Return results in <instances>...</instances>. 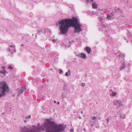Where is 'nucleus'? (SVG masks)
Instances as JSON below:
<instances>
[{
  "mask_svg": "<svg viewBox=\"0 0 132 132\" xmlns=\"http://www.w3.org/2000/svg\"><path fill=\"white\" fill-rule=\"evenodd\" d=\"M85 50L88 54H89L91 52L90 48L88 47H86Z\"/></svg>",
  "mask_w": 132,
  "mask_h": 132,
  "instance_id": "39448f33",
  "label": "nucleus"
},
{
  "mask_svg": "<svg viewBox=\"0 0 132 132\" xmlns=\"http://www.w3.org/2000/svg\"><path fill=\"white\" fill-rule=\"evenodd\" d=\"M2 68H3V69H4L5 68V67L4 66H2Z\"/></svg>",
  "mask_w": 132,
  "mask_h": 132,
  "instance_id": "aec40b11",
  "label": "nucleus"
},
{
  "mask_svg": "<svg viewBox=\"0 0 132 132\" xmlns=\"http://www.w3.org/2000/svg\"><path fill=\"white\" fill-rule=\"evenodd\" d=\"M85 83H82L81 84V86H82V87H84L85 86Z\"/></svg>",
  "mask_w": 132,
  "mask_h": 132,
  "instance_id": "f8f14e48",
  "label": "nucleus"
},
{
  "mask_svg": "<svg viewBox=\"0 0 132 132\" xmlns=\"http://www.w3.org/2000/svg\"><path fill=\"white\" fill-rule=\"evenodd\" d=\"M8 69H10L11 70H12L13 69V68H12V66L11 65H10L8 67Z\"/></svg>",
  "mask_w": 132,
  "mask_h": 132,
  "instance_id": "1a4fd4ad",
  "label": "nucleus"
},
{
  "mask_svg": "<svg viewBox=\"0 0 132 132\" xmlns=\"http://www.w3.org/2000/svg\"><path fill=\"white\" fill-rule=\"evenodd\" d=\"M110 91H111V90H110Z\"/></svg>",
  "mask_w": 132,
  "mask_h": 132,
  "instance_id": "2f4dec72",
  "label": "nucleus"
},
{
  "mask_svg": "<svg viewBox=\"0 0 132 132\" xmlns=\"http://www.w3.org/2000/svg\"><path fill=\"white\" fill-rule=\"evenodd\" d=\"M78 21L75 18L72 19H62L56 23L57 26H59L60 32L63 34L67 32L69 27L72 26L75 28V32L79 33L82 31L81 25L78 23Z\"/></svg>",
  "mask_w": 132,
  "mask_h": 132,
  "instance_id": "f03ea898",
  "label": "nucleus"
},
{
  "mask_svg": "<svg viewBox=\"0 0 132 132\" xmlns=\"http://www.w3.org/2000/svg\"><path fill=\"white\" fill-rule=\"evenodd\" d=\"M124 68V67H122L121 68H120V69L121 70H122Z\"/></svg>",
  "mask_w": 132,
  "mask_h": 132,
  "instance_id": "f3484780",
  "label": "nucleus"
},
{
  "mask_svg": "<svg viewBox=\"0 0 132 132\" xmlns=\"http://www.w3.org/2000/svg\"><path fill=\"white\" fill-rule=\"evenodd\" d=\"M62 71H60V72H62Z\"/></svg>",
  "mask_w": 132,
  "mask_h": 132,
  "instance_id": "cd10ccee",
  "label": "nucleus"
},
{
  "mask_svg": "<svg viewBox=\"0 0 132 132\" xmlns=\"http://www.w3.org/2000/svg\"><path fill=\"white\" fill-rule=\"evenodd\" d=\"M2 85L1 88H0V97L4 96V93L8 90V87L5 83H3Z\"/></svg>",
  "mask_w": 132,
  "mask_h": 132,
  "instance_id": "7ed1b4c3",
  "label": "nucleus"
},
{
  "mask_svg": "<svg viewBox=\"0 0 132 132\" xmlns=\"http://www.w3.org/2000/svg\"><path fill=\"white\" fill-rule=\"evenodd\" d=\"M65 75L66 76H68V73L67 72H66V73H65Z\"/></svg>",
  "mask_w": 132,
  "mask_h": 132,
  "instance_id": "dca6fc26",
  "label": "nucleus"
},
{
  "mask_svg": "<svg viewBox=\"0 0 132 132\" xmlns=\"http://www.w3.org/2000/svg\"><path fill=\"white\" fill-rule=\"evenodd\" d=\"M92 7L93 9H96L98 7L97 4L95 2H93L92 4Z\"/></svg>",
  "mask_w": 132,
  "mask_h": 132,
  "instance_id": "20e7f679",
  "label": "nucleus"
},
{
  "mask_svg": "<svg viewBox=\"0 0 132 132\" xmlns=\"http://www.w3.org/2000/svg\"><path fill=\"white\" fill-rule=\"evenodd\" d=\"M26 89V88L25 86H23L21 89V91L20 92L22 93L23 92H24Z\"/></svg>",
  "mask_w": 132,
  "mask_h": 132,
  "instance_id": "0eeeda50",
  "label": "nucleus"
},
{
  "mask_svg": "<svg viewBox=\"0 0 132 132\" xmlns=\"http://www.w3.org/2000/svg\"><path fill=\"white\" fill-rule=\"evenodd\" d=\"M116 94H117V92H114V91H113L112 92L111 94H112V96H114L116 95Z\"/></svg>",
  "mask_w": 132,
  "mask_h": 132,
  "instance_id": "6e6552de",
  "label": "nucleus"
},
{
  "mask_svg": "<svg viewBox=\"0 0 132 132\" xmlns=\"http://www.w3.org/2000/svg\"><path fill=\"white\" fill-rule=\"evenodd\" d=\"M110 17V16L109 15H107V18L109 19V20H110L109 18Z\"/></svg>",
  "mask_w": 132,
  "mask_h": 132,
  "instance_id": "9b49d317",
  "label": "nucleus"
},
{
  "mask_svg": "<svg viewBox=\"0 0 132 132\" xmlns=\"http://www.w3.org/2000/svg\"><path fill=\"white\" fill-rule=\"evenodd\" d=\"M79 119H81V117H79Z\"/></svg>",
  "mask_w": 132,
  "mask_h": 132,
  "instance_id": "bb28decb",
  "label": "nucleus"
},
{
  "mask_svg": "<svg viewBox=\"0 0 132 132\" xmlns=\"http://www.w3.org/2000/svg\"><path fill=\"white\" fill-rule=\"evenodd\" d=\"M90 1L92 2L93 1V0H90Z\"/></svg>",
  "mask_w": 132,
  "mask_h": 132,
  "instance_id": "4be33fe9",
  "label": "nucleus"
},
{
  "mask_svg": "<svg viewBox=\"0 0 132 132\" xmlns=\"http://www.w3.org/2000/svg\"><path fill=\"white\" fill-rule=\"evenodd\" d=\"M31 117V115H29L28 116H27V117H26V118L27 119H29Z\"/></svg>",
  "mask_w": 132,
  "mask_h": 132,
  "instance_id": "9d476101",
  "label": "nucleus"
},
{
  "mask_svg": "<svg viewBox=\"0 0 132 132\" xmlns=\"http://www.w3.org/2000/svg\"><path fill=\"white\" fill-rule=\"evenodd\" d=\"M62 124L58 125L54 121H51L48 119H46V121L41 128L33 126L29 128L24 127L21 128L20 132H40L42 130H46V132H61L63 130L64 128Z\"/></svg>",
  "mask_w": 132,
  "mask_h": 132,
  "instance_id": "f257e3e1",
  "label": "nucleus"
},
{
  "mask_svg": "<svg viewBox=\"0 0 132 132\" xmlns=\"http://www.w3.org/2000/svg\"><path fill=\"white\" fill-rule=\"evenodd\" d=\"M96 117H93V118H92V120H94L95 119H96Z\"/></svg>",
  "mask_w": 132,
  "mask_h": 132,
  "instance_id": "4468645a",
  "label": "nucleus"
},
{
  "mask_svg": "<svg viewBox=\"0 0 132 132\" xmlns=\"http://www.w3.org/2000/svg\"><path fill=\"white\" fill-rule=\"evenodd\" d=\"M58 103L59 104V102H58Z\"/></svg>",
  "mask_w": 132,
  "mask_h": 132,
  "instance_id": "c85d7f7f",
  "label": "nucleus"
},
{
  "mask_svg": "<svg viewBox=\"0 0 132 132\" xmlns=\"http://www.w3.org/2000/svg\"><path fill=\"white\" fill-rule=\"evenodd\" d=\"M72 129H71V130H70V131H71V132H72Z\"/></svg>",
  "mask_w": 132,
  "mask_h": 132,
  "instance_id": "5701e85b",
  "label": "nucleus"
},
{
  "mask_svg": "<svg viewBox=\"0 0 132 132\" xmlns=\"http://www.w3.org/2000/svg\"><path fill=\"white\" fill-rule=\"evenodd\" d=\"M24 121L25 123H26L27 122V121L25 120H24Z\"/></svg>",
  "mask_w": 132,
  "mask_h": 132,
  "instance_id": "393cba45",
  "label": "nucleus"
},
{
  "mask_svg": "<svg viewBox=\"0 0 132 132\" xmlns=\"http://www.w3.org/2000/svg\"><path fill=\"white\" fill-rule=\"evenodd\" d=\"M83 113V112L82 111H81V114H82Z\"/></svg>",
  "mask_w": 132,
  "mask_h": 132,
  "instance_id": "b1692460",
  "label": "nucleus"
},
{
  "mask_svg": "<svg viewBox=\"0 0 132 132\" xmlns=\"http://www.w3.org/2000/svg\"><path fill=\"white\" fill-rule=\"evenodd\" d=\"M106 120L108 121L107 122V123H108V122H109V118H108L107 119H106Z\"/></svg>",
  "mask_w": 132,
  "mask_h": 132,
  "instance_id": "2eb2a0df",
  "label": "nucleus"
},
{
  "mask_svg": "<svg viewBox=\"0 0 132 132\" xmlns=\"http://www.w3.org/2000/svg\"><path fill=\"white\" fill-rule=\"evenodd\" d=\"M110 91H111V90H110Z\"/></svg>",
  "mask_w": 132,
  "mask_h": 132,
  "instance_id": "7c9ffc66",
  "label": "nucleus"
},
{
  "mask_svg": "<svg viewBox=\"0 0 132 132\" xmlns=\"http://www.w3.org/2000/svg\"><path fill=\"white\" fill-rule=\"evenodd\" d=\"M21 89L18 92V93L19 94H21V93H22L20 92H21Z\"/></svg>",
  "mask_w": 132,
  "mask_h": 132,
  "instance_id": "ddd939ff",
  "label": "nucleus"
},
{
  "mask_svg": "<svg viewBox=\"0 0 132 132\" xmlns=\"http://www.w3.org/2000/svg\"><path fill=\"white\" fill-rule=\"evenodd\" d=\"M89 0H87L86 1V2L87 3H89Z\"/></svg>",
  "mask_w": 132,
  "mask_h": 132,
  "instance_id": "6ab92c4d",
  "label": "nucleus"
},
{
  "mask_svg": "<svg viewBox=\"0 0 132 132\" xmlns=\"http://www.w3.org/2000/svg\"><path fill=\"white\" fill-rule=\"evenodd\" d=\"M23 46V44H22L21 45V46Z\"/></svg>",
  "mask_w": 132,
  "mask_h": 132,
  "instance_id": "a878e982",
  "label": "nucleus"
},
{
  "mask_svg": "<svg viewBox=\"0 0 132 132\" xmlns=\"http://www.w3.org/2000/svg\"><path fill=\"white\" fill-rule=\"evenodd\" d=\"M54 103H56V101H54Z\"/></svg>",
  "mask_w": 132,
  "mask_h": 132,
  "instance_id": "412c9836",
  "label": "nucleus"
},
{
  "mask_svg": "<svg viewBox=\"0 0 132 132\" xmlns=\"http://www.w3.org/2000/svg\"><path fill=\"white\" fill-rule=\"evenodd\" d=\"M15 46H13V45H11V46H10V47H15Z\"/></svg>",
  "mask_w": 132,
  "mask_h": 132,
  "instance_id": "a211bd4d",
  "label": "nucleus"
},
{
  "mask_svg": "<svg viewBox=\"0 0 132 132\" xmlns=\"http://www.w3.org/2000/svg\"><path fill=\"white\" fill-rule=\"evenodd\" d=\"M81 57L85 59L86 58V55L84 53H81L80 54Z\"/></svg>",
  "mask_w": 132,
  "mask_h": 132,
  "instance_id": "423d86ee",
  "label": "nucleus"
},
{
  "mask_svg": "<svg viewBox=\"0 0 132 132\" xmlns=\"http://www.w3.org/2000/svg\"><path fill=\"white\" fill-rule=\"evenodd\" d=\"M68 71H69V72H70V70H68Z\"/></svg>",
  "mask_w": 132,
  "mask_h": 132,
  "instance_id": "c756f323",
  "label": "nucleus"
}]
</instances>
